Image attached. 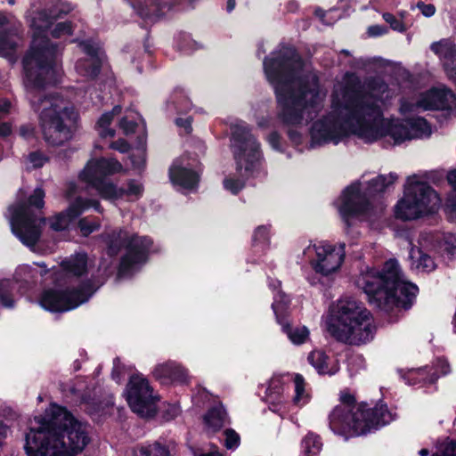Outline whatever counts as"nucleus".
<instances>
[{
	"instance_id": "nucleus-57",
	"label": "nucleus",
	"mask_w": 456,
	"mask_h": 456,
	"mask_svg": "<svg viewBox=\"0 0 456 456\" xmlns=\"http://www.w3.org/2000/svg\"><path fill=\"white\" fill-rule=\"evenodd\" d=\"M442 363L444 365V367L443 366V374H446L450 371V368H449V365L446 362L443 361Z\"/></svg>"
},
{
	"instance_id": "nucleus-40",
	"label": "nucleus",
	"mask_w": 456,
	"mask_h": 456,
	"mask_svg": "<svg viewBox=\"0 0 456 456\" xmlns=\"http://www.w3.org/2000/svg\"><path fill=\"white\" fill-rule=\"evenodd\" d=\"M224 186L226 190L236 194L243 188L244 182L240 179L226 178L224 181Z\"/></svg>"
},
{
	"instance_id": "nucleus-24",
	"label": "nucleus",
	"mask_w": 456,
	"mask_h": 456,
	"mask_svg": "<svg viewBox=\"0 0 456 456\" xmlns=\"http://www.w3.org/2000/svg\"><path fill=\"white\" fill-rule=\"evenodd\" d=\"M431 50L440 58L444 67L447 69L454 60L456 54V45L451 39H442L435 42L430 46Z\"/></svg>"
},
{
	"instance_id": "nucleus-23",
	"label": "nucleus",
	"mask_w": 456,
	"mask_h": 456,
	"mask_svg": "<svg viewBox=\"0 0 456 456\" xmlns=\"http://www.w3.org/2000/svg\"><path fill=\"white\" fill-rule=\"evenodd\" d=\"M308 362L321 374L333 375L338 372V365L335 360H330L324 352L314 350L308 355Z\"/></svg>"
},
{
	"instance_id": "nucleus-64",
	"label": "nucleus",
	"mask_w": 456,
	"mask_h": 456,
	"mask_svg": "<svg viewBox=\"0 0 456 456\" xmlns=\"http://www.w3.org/2000/svg\"><path fill=\"white\" fill-rule=\"evenodd\" d=\"M276 382H277V383H279V380H276ZM274 384H275V381L273 380V381L272 382L271 387H269V391H272V389H273V386Z\"/></svg>"
},
{
	"instance_id": "nucleus-16",
	"label": "nucleus",
	"mask_w": 456,
	"mask_h": 456,
	"mask_svg": "<svg viewBox=\"0 0 456 456\" xmlns=\"http://www.w3.org/2000/svg\"><path fill=\"white\" fill-rule=\"evenodd\" d=\"M315 257L311 261L314 270L323 276L337 273L345 260V245L320 241L313 246Z\"/></svg>"
},
{
	"instance_id": "nucleus-25",
	"label": "nucleus",
	"mask_w": 456,
	"mask_h": 456,
	"mask_svg": "<svg viewBox=\"0 0 456 456\" xmlns=\"http://www.w3.org/2000/svg\"><path fill=\"white\" fill-rule=\"evenodd\" d=\"M208 432L215 433L222 428L226 421V412L222 405L211 408L204 417Z\"/></svg>"
},
{
	"instance_id": "nucleus-20",
	"label": "nucleus",
	"mask_w": 456,
	"mask_h": 456,
	"mask_svg": "<svg viewBox=\"0 0 456 456\" xmlns=\"http://www.w3.org/2000/svg\"><path fill=\"white\" fill-rule=\"evenodd\" d=\"M87 257L85 254H77L65 258L60 265V269L54 272L55 283L71 282L74 278H77L86 273Z\"/></svg>"
},
{
	"instance_id": "nucleus-55",
	"label": "nucleus",
	"mask_w": 456,
	"mask_h": 456,
	"mask_svg": "<svg viewBox=\"0 0 456 456\" xmlns=\"http://www.w3.org/2000/svg\"><path fill=\"white\" fill-rule=\"evenodd\" d=\"M235 7V0L227 1V11L232 12Z\"/></svg>"
},
{
	"instance_id": "nucleus-3",
	"label": "nucleus",
	"mask_w": 456,
	"mask_h": 456,
	"mask_svg": "<svg viewBox=\"0 0 456 456\" xmlns=\"http://www.w3.org/2000/svg\"><path fill=\"white\" fill-rule=\"evenodd\" d=\"M303 61L292 47H282L276 56L264 61L265 75L273 86L281 119L300 125L313 119L326 94L322 92L314 73L301 76Z\"/></svg>"
},
{
	"instance_id": "nucleus-2",
	"label": "nucleus",
	"mask_w": 456,
	"mask_h": 456,
	"mask_svg": "<svg viewBox=\"0 0 456 456\" xmlns=\"http://www.w3.org/2000/svg\"><path fill=\"white\" fill-rule=\"evenodd\" d=\"M71 10L69 4L58 3L49 11L40 12L32 20L37 30L31 47L23 59V83L33 110L38 113V124L44 140L52 146L69 142L74 134L77 113L73 104L58 94L42 97L36 92L57 82L56 47L41 35L53 20Z\"/></svg>"
},
{
	"instance_id": "nucleus-52",
	"label": "nucleus",
	"mask_w": 456,
	"mask_h": 456,
	"mask_svg": "<svg viewBox=\"0 0 456 456\" xmlns=\"http://www.w3.org/2000/svg\"><path fill=\"white\" fill-rule=\"evenodd\" d=\"M175 123L177 126H183L184 127V129L187 131V132H190L191 131V118H177L175 120Z\"/></svg>"
},
{
	"instance_id": "nucleus-60",
	"label": "nucleus",
	"mask_w": 456,
	"mask_h": 456,
	"mask_svg": "<svg viewBox=\"0 0 456 456\" xmlns=\"http://www.w3.org/2000/svg\"><path fill=\"white\" fill-rule=\"evenodd\" d=\"M428 449H421L419 452L420 456H428Z\"/></svg>"
},
{
	"instance_id": "nucleus-27",
	"label": "nucleus",
	"mask_w": 456,
	"mask_h": 456,
	"mask_svg": "<svg viewBox=\"0 0 456 456\" xmlns=\"http://www.w3.org/2000/svg\"><path fill=\"white\" fill-rule=\"evenodd\" d=\"M411 257L414 260L412 265L418 271L429 273L436 268L434 260L419 249H412L411 252Z\"/></svg>"
},
{
	"instance_id": "nucleus-42",
	"label": "nucleus",
	"mask_w": 456,
	"mask_h": 456,
	"mask_svg": "<svg viewBox=\"0 0 456 456\" xmlns=\"http://www.w3.org/2000/svg\"><path fill=\"white\" fill-rule=\"evenodd\" d=\"M120 128L125 134H130L134 131L136 123L134 120H127V118H123L119 123Z\"/></svg>"
},
{
	"instance_id": "nucleus-13",
	"label": "nucleus",
	"mask_w": 456,
	"mask_h": 456,
	"mask_svg": "<svg viewBox=\"0 0 456 456\" xmlns=\"http://www.w3.org/2000/svg\"><path fill=\"white\" fill-rule=\"evenodd\" d=\"M95 290L92 282L87 281L77 288L64 291L47 289L42 294L39 303L52 312L69 311L86 302Z\"/></svg>"
},
{
	"instance_id": "nucleus-56",
	"label": "nucleus",
	"mask_w": 456,
	"mask_h": 456,
	"mask_svg": "<svg viewBox=\"0 0 456 456\" xmlns=\"http://www.w3.org/2000/svg\"><path fill=\"white\" fill-rule=\"evenodd\" d=\"M6 23H8L7 17L4 13L0 12V27L5 25Z\"/></svg>"
},
{
	"instance_id": "nucleus-21",
	"label": "nucleus",
	"mask_w": 456,
	"mask_h": 456,
	"mask_svg": "<svg viewBox=\"0 0 456 456\" xmlns=\"http://www.w3.org/2000/svg\"><path fill=\"white\" fill-rule=\"evenodd\" d=\"M154 377L162 384L179 383L184 384L188 382L189 375L187 370L175 362H167L159 364L153 371Z\"/></svg>"
},
{
	"instance_id": "nucleus-17",
	"label": "nucleus",
	"mask_w": 456,
	"mask_h": 456,
	"mask_svg": "<svg viewBox=\"0 0 456 456\" xmlns=\"http://www.w3.org/2000/svg\"><path fill=\"white\" fill-rule=\"evenodd\" d=\"M456 104L453 93L447 88H433L419 95L415 102H403L400 110L403 114L429 110H448Z\"/></svg>"
},
{
	"instance_id": "nucleus-28",
	"label": "nucleus",
	"mask_w": 456,
	"mask_h": 456,
	"mask_svg": "<svg viewBox=\"0 0 456 456\" xmlns=\"http://www.w3.org/2000/svg\"><path fill=\"white\" fill-rule=\"evenodd\" d=\"M135 456H169L168 449L159 442L142 444L135 452Z\"/></svg>"
},
{
	"instance_id": "nucleus-63",
	"label": "nucleus",
	"mask_w": 456,
	"mask_h": 456,
	"mask_svg": "<svg viewBox=\"0 0 456 456\" xmlns=\"http://www.w3.org/2000/svg\"><path fill=\"white\" fill-rule=\"evenodd\" d=\"M37 265L38 266L42 267V268H45L46 267V265L44 263H37Z\"/></svg>"
},
{
	"instance_id": "nucleus-46",
	"label": "nucleus",
	"mask_w": 456,
	"mask_h": 456,
	"mask_svg": "<svg viewBox=\"0 0 456 456\" xmlns=\"http://www.w3.org/2000/svg\"><path fill=\"white\" fill-rule=\"evenodd\" d=\"M268 239V229L265 226H259L255 231L254 240H266Z\"/></svg>"
},
{
	"instance_id": "nucleus-44",
	"label": "nucleus",
	"mask_w": 456,
	"mask_h": 456,
	"mask_svg": "<svg viewBox=\"0 0 456 456\" xmlns=\"http://www.w3.org/2000/svg\"><path fill=\"white\" fill-rule=\"evenodd\" d=\"M110 148L124 153L128 151L129 144L125 140L119 139L116 142H112L110 144Z\"/></svg>"
},
{
	"instance_id": "nucleus-50",
	"label": "nucleus",
	"mask_w": 456,
	"mask_h": 456,
	"mask_svg": "<svg viewBox=\"0 0 456 456\" xmlns=\"http://www.w3.org/2000/svg\"><path fill=\"white\" fill-rule=\"evenodd\" d=\"M12 124L9 122H2L0 123V138L7 137L12 134Z\"/></svg>"
},
{
	"instance_id": "nucleus-61",
	"label": "nucleus",
	"mask_w": 456,
	"mask_h": 456,
	"mask_svg": "<svg viewBox=\"0 0 456 456\" xmlns=\"http://www.w3.org/2000/svg\"><path fill=\"white\" fill-rule=\"evenodd\" d=\"M202 456H222V454H220L218 452H214L208 454H204Z\"/></svg>"
},
{
	"instance_id": "nucleus-7",
	"label": "nucleus",
	"mask_w": 456,
	"mask_h": 456,
	"mask_svg": "<svg viewBox=\"0 0 456 456\" xmlns=\"http://www.w3.org/2000/svg\"><path fill=\"white\" fill-rule=\"evenodd\" d=\"M327 330L338 341L361 345L373 338L376 326L370 312L362 303L345 297L331 307Z\"/></svg>"
},
{
	"instance_id": "nucleus-19",
	"label": "nucleus",
	"mask_w": 456,
	"mask_h": 456,
	"mask_svg": "<svg viewBox=\"0 0 456 456\" xmlns=\"http://www.w3.org/2000/svg\"><path fill=\"white\" fill-rule=\"evenodd\" d=\"M79 48L86 56L77 61L76 70L79 75L93 79L100 72L103 59L102 54L98 47L87 41L79 43Z\"/></svg>"
},
{
	"instance_id": "nucleus-6",
	"label": "nucleus",
	"mask_w": 456,
	"mask_h": 456,
	"mask_svg": "<svg viewBox=\"0 0 456 456\" xmlns=\"http://www.w3.org/2000/svg\"><path fill=\"white\" fill-rule=\"evenodd\" d=\"M394 415L384 404L370 409L355 403L354 395L343 390L338 404L329 416L331 430L338 435H363L374 428L389 424Z\"/></svg>"
},
{
	"instance_id": "nucleus-33",
	"label": "nucleus",
	"mask_w": 456,
	"mask_h": 456,
	"mask_svg": "<svg viewBox=\"0 0 456 456\" xmlns=\"http://www.w3.org/2000/svg\"><path fill=\"white\" fill-rule=\"evenodd\" d=\"M100 225V219L94 216H86L80 219L78 222V227L84 236H88L94 231L98 230Z\"/></svg>"
},
{
	"instance_id": "nucleus-37",
	"label": "nucleus",
	"mask_w": 456,
	"mask_h": 456,
	"mask_svg": "<svg viewBox=\"0 0 456 456\" xmlns=\"http://www.w3.org/2000/svg\"><path fill=\"white\" fill-rule=\"evenodd\" d=\"M72 32V25L70 22H60L56 24L54 28L52 31V35L53 37L59 38L64 36L70 35Z\"/></svg>"
},
{
	"instance_id": "nucleus-54",
	"label": "nucleus",
	"mask_w": 456,
	"mask_h": 456,
	"mask_svg": "<svg viewBox=\"0 0 456 456\" xmlns=\"http://www.w3.org/2000/svg\"><path fill=\"white\" fill-rule=\"evenodd\" d=\"M273 309L276 314V316L278 317V312L280 310H282V306L280 305V304L278 303L277 299H275L274 303L273 304Z\"/></svg>"
},
{
	"instance_id": "nucleus-9",
	"label": "nucleus",
	"mask_w": 456,
	"mask_h": 456,
	"mask_svg": "<svg viewBox=\"0 0 456 456\" xmlns=\"http://www.w3.org/2000/svg\"><path fill=\"white\" fill-rule=\"evenodd\" d=\"M440 199L436 192L418 175L407 178L404 195L395 206V216L414 220L438 209Z\"/></svg>"
},
{
	"instance_id": "nucleus-58",
	"label": "nucleus",
	"mask_w": 456,
	"mask_h": 456,
	"mask_svg": "<svg viewBox=\"0 0 456 456\" xmlns=\"http://www.w3.org/2000/svg\"><path fill=\"white\" fill-rule=\"evenodd\" d=\"M278 140V135L276 134H273L270 136L271 143L275 147L276 141Z\"/></svg>"
},
{
	"instance_id": "nucleus-8",
	"label": "nucleus",
	"mask_w": 456,
	"mask_h": 456,
	"mask_svg": "<svg viewBox=\"0 0 456 456\" xmlns=\"http://www.w3.org/2000/svg\"><path fill=\"white\" fill-rule=\"evenodd\" d=\"M122 165L113 159H98L88 161L79 174L81 181L95 189L102 198L105 200H117L124 195L138 199L143 191L142 185L136 181H130L127 189H118L112 183L106 182L105 176L121 171Z\"/></svg>"
},
{
	"instance_id": "nucleus-35",
	"label": "nucleus",
	"mask_w": 456,
	"mask_h": 456,
	"mask_svg": "<svg viewBox=\"0 0 456 456\" xmlns=\"http://www.w3.org/2000/svg\"><path fill=\"white\" fill-rule=\"evenodd\" d=\"M441 248L451 257H456V235L452 233L444 234L441 239Z\"/></svg>"
},
{
	"instance_id": "nucleus-43",
	"label": "nucleus",
	"mask_w": 456,
	"mask_h": 456,
	"mask_svg": "<svg viewBox=\"0 0 456 456\" xmlns=\"http://www.w3.org/2000/svg\"><path fill=\"white\" fill-rule=\"evenodd\" d=\"M20 134L25 139L32 138L35 134V127L33 125L26 124L20 127Z\"/></svg>"
},
{
	"instance_id": "nucleus-32",
	"label": "nucleus",
	"mask_w": 456,
	"mask_h": 456,
	"mask_svg": "<svg viewBox=\"0 0 456 456\" xmlns=\"http://www.w3.org/2000/svg\"><path fill=\"white\" fill-rule=\"evenodd\" d=\"M17 45L16 40L12 34L0 33V56L11 55Z\"/></svg>"
},
{
	"instance_id": "nucleus-15",
	"label": "nucleus",
	"mask_w": 456,
	"mask_h": 456,
	"mask_svg": "<svg viewBox=\"0 0 456 456\" xmlns=\"http://www.w3.org/2000/svg\"><path fill=\"white\" fill-rule=\"evenodd\" d=\"M232 147L238 169L249 172L260 159L259 144L244 125L232 128Z\"/></svg>"
},
{
	"instance_id": "nucleus-48",
	"label": "nucleus",
	"mask_w": 456,
	"mask_h": 456,
	"mask_svg": "<svg viewBox=\"0 0 456 456\" xmlns=\"http://www.w3.org/2000/svg\"><path fill=\"white\" fill-rule=\"evenodd\" d=\"M12 104L11 102L3 99L0 101V119L11 112Z\"/></svg>"
},
{
	"instance_id": "nucleus-11",
	"label": "nucleus",
	"mask_w": 456,
	"mask_h": 456,
	"mask_svg": "<svg viewBox=\"0 0 456 456\" xmlns=\"http://www.w3.org/2000/svg\"><path fill=\"white\" fill-rule=\"evenodd\" d=\"M45 192L37 188L29 197L28 202H18L10 208L12 212V228L13 232L28 247L34 246L40 238L45 218L35 214L31 207L40 209L44 207Z\"/></svg>"
},
{
	"instance_id": "nucleus-36",
	"label": "nucleus",
	"mask_w": 456,
	"mask_h": 456,
	"mask_svg": "<svg viewBox=\"0 0 456 456\" xmlns=\"http://www.w3.org/2000/svg\"><path fill=\"white\" fill-rule=\"evenodd\" d=\"M447 179L449 183L456 189V170L450 172L447 175ZM446 208L452 216H456V195L447 200Z\"/></svg>"
},
{
	"instance_id": "nucleus-5",
	"label": "nucleus",
	"mask_w": 456,
	"mask_h": 456,
	"mask_svg": "<svg viewBox=\"0 0 456 456\" xmlns=\"http://www.w3.org/2000/svg\"><path fill=\"white\" fill-rule=\"evenodd\" d=\"M356 282L370 300L385 310L395 306L407 308L418 292L416 285L403 279L397 261L393 259L385 263L381 272L374 269L362 272Z\"/></svg>"
},
{
	"instance_id": "nucleus-38",
	"label": "nucleus",
	"mask_w": 456,
	"mask_h": 456,
	"mask_svg": "<svg viewBox=\"0 0 456 456\" xmlns=\"http://www.w3.org/2000/svg\"><path fill=\"white\" fill-rule=\"evenodd\" d=\"M383 19L390 25L391 28L394 30L403 32L406 29L403 22L389 12H385L383 14Z\"/></svg>"
},
{
	"instance_id": "nucleus-53",
	"label": "nucleus",
	"mask_w": 456,
	"mask_h": 456,
	"mask_svg": "<svg viewBox=\"0 0 456 456\" xmlns=\"http://www.w3.org/2000/svg\"><path fill=\"white\" fill-rule=\"evenodd\" d=\"M8 431V427L4 425L2 421H0V445L7 436Z\"/></svg>"
},
{
	"instance_id": "nucleus-34",
	"label": "nucleus",
	"mask_w": 456,
	"mask_h": 456,
	"mask_svg": "<svg viewBox=\"0 0 456 456\" xmlns=\"http://www.w3.org/2000/svg\"><path fill=\"white\" fill-rule=\"evenodd\" d=\"M13 282L5 280L0 281V301L6 307H12L13 305V300L11 296V290L12 289Z\"/></svg>"
},
{
	"instance_id": "nucleus-41",
	"label": "nucleus",
	"mask_w": 456,
	"mask_h": 456,
	"mask_svg": "<svg viewBox=\"0 0 456 456\" xmlns=\"http://www.w3.org/2000/svg\"><path fill=\"white\" fill-rule=\"evenodd\" d=\"M28 161L32 167H41L46 161V158L40 152H32L28 156Z\"/></svg>"
},
{
	"instance_id": "nucleus-59",
	"label": "nucleus",
	"mask_w": 456,
	"mask_h": 456,
	"mask_svg": "<svg viewBox=\"0 0 456 456\" xmlns=\"http://www.w3.org/2000/svg\"><path fill=\"white\" fill-rule=\"evenodd\" d=\"M75 185L74 184H70L69 187V190H68V195L70 196L71 194H73L75 192Z\"/></svg>"
},
{
	"instance_id": "nucleus-10",
	"label": "nucleus",
	"mask_w": 456,
	"mask_h": 456,
	"mask_svg": "<svg viewBox=\"0 0 456 456\" xmlns=\"http://www.w3.org/2000/svg\"><path fill=\"white\" fill-rule=\"evenodd\" d=\"M105 242L107 254L111 256H117L121 248H126V255L119 265L121 274L132 273L144 264L152 245V240L149 237H140L123 229L108 233Z\"/></svg>"
},
{
	"instance_id": "nucleus-30",
	"label": "nucleus",
	"mask_w": 456,
	"mask_h": 456,
	"mask_svg": "<svg viewBox=\"0 0 456 456\" xmlns=\"http://www.w3.org/2000/svg\"><path fill=\"white\" fill-rule=\"evenodd\" d=\"M283 330L295 345L304 344L309 338V330L305 326L291 328L286 325Z\"/></svg>"
},
{
	"instance_id": "nucleus-18",
	"label": "nucleus",
	"mask_w": 456,
	"mask_h": 456,
	"mask_svg": "<svg viewBox=\"0 0 456 456\" xmlns=\"http://www.w3.org/2000/svg\"><path fill=\"white\" fill-rule=\"evenodd\" d=\"M90 208H94L99 213L102 212V208L98 200L77 197L69 205L66 212H61L56 215L51 220V228L54 231L65 230L73 219Z\"/></svg>"
},
{
	"instance_id": "nucleus-49",
	"label": "nucleus",
	"mask_w": 456,
	"mask_h": 456,
	"mask_svg": "<svg viewBox=\"0 0 456 456\" xmlns=\"http://www.w3.org/2000/svg\"><path fill=\"white\" fill-rule=\"evenodd\" d=\"M418 8L421 11L422 14L426 17L432 16L436 12V8L432 4H426L421 3V4H418Z\"/></svg>"
},
{
	"instance_id": "nucleus-51",
	"label": "nucleus",
	"mask_w": 456,
	"mask_h": 456,
	"mask_svg": "<svg viewBox=\"0 0 456 456\" xmlns=\"http://www.w3.org/2000/svg\"><path fill=\"white\" fill-rule=\"evenodd\" d=\"M448 77L456 83V61H452V63L447 66L445 69Z\"/></svg>"
},
{
	"instance_id": "nucleus-39",
	"label": "nucleus",
	"mask_w": 456,
	"mask_h": 456,
	"mask_svg": "<svg viewBox=\"0 0 456 456\" xmlns=\"http://www.w3.org/2000/svg\"><path fill=\"white\" fill-rule=\"evenodd\" d=\"M224 445L227 449H234L238 447L240 444V436L232 429H227L224 431Z\"/></svg>"
},
{
	"instance_id": "nucleus-31",
	"label": "nucleus",
	"mask_w": 456,
	"mask_h": 456,
	"mask_svg": "<svg viewBox=\"0 0 456 456\" xmlns=\"http://www.w3.org/2000/svg\"><path fill=\"white\" fill-rule=\"evenodd\" d=\"M295 396L293 398L294 403L297 405H303L307 402V393L305 392V382L302 375L295 374Z\"/></svg>"
},
{
	"instance_id": "nucleus-22",
	"label": "nucleus",
	"mask_w": 456,
	"mask_h": 456,
	"mask_svg": "<svg viewBox=\"0 0 456 456\" xmlns=\"http://www.w3.org/2000/svg\"><path fill=\"white\" fill-rule=\"evenodd\" d=\"M171 181L185 189H192L199 182V175L175 163L169 170Z\"/></svg>"
},
{
	"instance_id": "nucleus-45",
	"label": "nucleus",
	"mask_w": 456,
	"mask_h": 456,
	"mask_svg": "<svg viewBox=\"0 0 456 456\" xmlns=\"http://www.w3.org/2000/svg\"><path fill=\"white\" fill-rule=\"evenodd\" d=\"M368 33L371 37H379L387 33V28L383 26L373 25L368 28Z\"/></svg>"
},
{
	"instance_id": "nucleus-29",
	"label": "nucleus",
	"mask_w": 456,
	"mask_h": 456,
	"mask_svg": "<svg viewBox=\"0 0 456 456\" xmlns=\"http://www.w3.org/2000/svg\"><path fill=\"white\" fill-rule=\"evenodd\" d=\"M322 444L317 435L309 433L302 441L303 452L305 456H316L322 450Z\"/></svg>"
},
{
	"instance_id": "nucleus-14",
	"label": "nucleus",
	"mask_w": 456,
	"mask_h": 456,
	"mask_svg": "<svg viewBox=\"0 0 456 456\" xmlns=\"http://www.w3.org/2000/svg\"><path fill=\"white\" fill-rule=\"evenodd\" d=\"M126 400L132 411L142 417L155 414L158 397L148 380L140 375L133 376L127 385Z\"/></svg>"
},
{
	"instance_id": "nucleus-1",
	"label": "nucleus",
	"mask_w": 456,
	"mask_h": 456,
	"mask_svg": "<svg viewBox=\"0 0 456 456\" xmlns=\"http://www.w3.org/2000/svg\"><path fill=\"white\" fill-rule=\"evenodd\" d=\"M387 84L376 78L362 87L354 73H346L333 87L330 111L316 120L311 129L314 143L337 144L348 134H355L367 142L390 136L395 144L405 140L428 136L431 128L421 118H383L382 106L394 97Z\"/></svg>"
},
{
	"instance_id": "nucleus-62",
	"label": "nucleus",
	"mask_w": 456,
	"mask_h": 456,
	"mask_svg": "<svg viewBox=\"0 0 456 456\" xmlns=\"http://www.w3.org/2000/svg\"><path fill=\"white\" fill-rule=\"evenodd\" d=\"M315 13L320 18H322V19L323 18L324 12L322 11H316Z\"/></svg>"
},
{
	"instance_id": "nucleus-26",
	"label": "nucleus",
	"mask_w": 456,
	"mask_h": 456,
	"mask_svg": "<svg viewBox=\"0 0 456 456\" xmlns=\"http://www.w3.org/2000/svg\"><path fill=\"white\" fill-rule=\"evenodd\" d=\"M121 112V107L117 105L115 106L110 112H107L102 115L97 122V129L98 133L102 137H113L115 134V131L112 128H110L114 116L118 115Z\"/></svg>"
},
{
	"instance_id": "nucleus-12",
	"label": "nucleus",
	"mask_w": 456,
	"mask_h": 456,
	"mask_svg": "<svg viewBox=\"0 0 456 456\" xmlns=\"http://www.w3.org/2000/svg\"><path fill=\"white\" fill-rule=\"evenodd\" d=\"M397 177L395 173H390L388 175H379L369 183L368 192L364 193L362 191V185L359 183L347 187L342 195V203L339 207V212L346 224L350 225L351 218L359 217L367 213L370 207L368 196L384 191L396 181Z\"/></svg>"
},
{
	"instance_id": "nucleus-47",
	"label": "nucleus",
	"mask_w": 456,
	"mask_h": 456,
	"mask_svg": "<svg viewBox=\"0 0 456 456\" xmlns=\"http://www.w3.org/2000/svg\"><path fill=\"white\" fill-rule=\"evenodd\" d=\"M433 456H456V441L446 444L441 454H435Z\"/></svg>"
},
{
	"instance_id": "nucleus-4",
	"label": "nucleus",
	"mask_w": 456,
	"mask_h": 456,
	"mask_svg": "<svg viewBox=\"0 0 456 456\" xmlns=\"http://www.w3.org/2000/svg\"><path fill=\"white\" fill-rule=\"evenodd\" d=\"M90 441L87 425L66 409L52 404L45 417H35L26 436L28 456H76Z\"/></svg>"
}]
</instances>
